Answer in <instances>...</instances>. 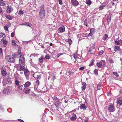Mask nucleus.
I'll list each match as a JSON object with an SVG mask.
<instances>
[{
	"mask_svg": "<svg viewBox=\"0 0 122 122\" xmlns=\"http://www.w3.org/2000/svg\"><path fill=\"white\" fill-rule=\"evenodd\" d=\"M38 79H40L41 78V76L40 75H37L36 77Z\"/></svg>",
	"mask_w": 122,
	"mask_h": 122,
	"instance_id": "nucleus-52",
	"label": "nucleus"
},
{
	"mask_svg": "<svg viewBox=\"0 0 122 122\" xmlns=\"http://www.w3.org/2000/svg\"><path fill=\"white\" fill-rule=\"evenodd\" d=\"M94 61V60H92L91 61L90 63L89 64V66H92L93 64Z\"/></svg>",
	"mask_w": 122,
	"mask_h": 122,
	"instance_id": "nucleus-35",
	"label": "nucleus"
},
{
	"mask_svg": "<svg viewBox=\"0 0 122 122\" xmlns=\"http://www.w3.org/2000/svg\"><path fill=\"white\" fill-rule=\"evenodd\" d=\"M119 43H120L121 45H122V40H120L119 41Z\"/></svg>",
	"mask_w": 122,
	"mask_h": 122,
	"instance_id": "nucleus-64",
	"label": "nucleus"
},
{
	"mask_svg": "<svg viewBox=\"0 0 122 122\" xmlns=\"http://www.w3.org/2000/svg\"><path fill=\"white\" fill-rule=\"evenodd\" d=\"M39 16L41 19H43L45 18V12H39Z\"/></svg>",
	"mask_w": 122,
	"mask_h": 122,
	"instance_id": "nucleus-3",
	"label": "nucleus"
},
{
	"mask_svg": "<svg viewBox=\"0 0 122 122\" xmlns=\"http://www.w3.org/2000/svg\"><path fill=\"white\" fill-rule=\"evenodd\" d=\"M58 30L61 32H62L65 31V29L64 27H61L59 28Z\"/></svg>",
	"mask_w": 122,
	"mask_h": 122,
	"instance_id": "nucleus-12",
	"label": "nucleus"
},
{
	"mask_svg": "<svg viewBox=\"0 0 122 122\" xmlns=\"http://www.w3.org/2000/svg\"><path fill=\"white\" fill-rule=\"evenodd\" d=\"M2 83L4 86H5L7 84V82L6 81H3Z\"/></svg>",
	"mask_w": 122,
	"mask_h": 122,
	"instance_id": "nucleus-43",
	"label": "nucleus"
},
{
	"mask_svg": "<svg viewBox=\"0 0 122 122\" xmlns=\"http://www.w3.org/2000/svg\"><path fill=\"white\" fill-rule=\"evenodd\" d=\"M24 72L25 74L29 73L28 70L26 69L24 70Z\"/></svg>",
	"mask_w": 122,
	"mask_h": 122,
	"instance_id": "nucleus-27",
	"label": "nucleus"
},
{
	"mask_svg": "<svg viewBox=\"0 0 122 122\" xmlns=\"http://www.w3.org/2000/svg\"><path fill=\"white\" fill-rule=\"evenodd\" d=\"M95 29H94V28H91L90 29V32H92V33H93L94 32V30H95Z\"/></svg>",
	"mask_w": 122,
	"mask_h": 122,
	"instance_id": "nucleus-44",
	"label": "nucleus"
},
{
	"mask_svg": "<svg viewBox=\"0 0 122 122\" xmlns=\"http://www.w3.org/2000/svg\"><path fill=\"white\" fill-rule=\"evenodd\" d=\"M31 90L30 89H28V90H26L25 91V93L26 94H27L29 93L30 91Z\"/></svg>",
	"mask_w": 122,
	"mask_h": 122,
	"instance_id": "nucleus-37",
	"label": "nucleus"
},
{
	"mask_svg": "<svg viewBox=\"0 0 122 122\" xmlns=\"http://www.w3.org/2000/svg\"><path fill=\"white\" fill-rule=\"evenodd\" d=\"M21 25H27L29 27H30L31 26L29 25V22H24L23 23L21 24Z\"/></svg>",
	"mask_w": 122,
	"mask_h": 122,
	"instance_id": "nucleus-25",
	"label": "nucleus"
},
{
	"mask_svg": "<svg viewBox=\"0 0 122 122\" xmlns=\"http://www.w3.org/2000/svg\"><path fill=\"white\" fill-rule=\"evenodd\" d=\"M73 57L75 59V60H76L77 59V56L76 55H74Z\"/></svg>",
	"mask_w": 122,
	"mask_h": 122,
	"instance_id": "nucleus-59",
	"label": "nucleus"
},
{
	"mask_svg": "<svg viewBox=\"0 0 122 122\" xmlns=\"http://www.w3.org/2000/svg\"><path fill=\"white\" fill-rule=\"evenodd\" d=\"M45 58L47 59H49L50 58V56L48 55H47L45 56Z\"/></svg>",
	"mask_w": 122,
	"mask_h": 122,
	"instance_id": "nucleus-41",
	"label": "nucleus"
},
{
	"mask_svg": "<svg viewBox=\"0 0 122 122\" xmlns=\"http://www.w3.org/2000/svg\"><path fill=\"white\" fill-rule=\"evenodd\" d=\"M52 99L53 100L55 101H57L59 100V99H58L55 96L53 97H52Z\"/></svg>",
	"mask_w": 122,
	"mask_h": 122,
	"instance_id": "nucleus-33",
	"label": "nucleus"
},
{
	"mask_svg": "<svg viewBox=\"0 0 122 122\" xmlns=\"http://www.w3.org/2000/svg\"><path fill=\"white\" fill-rule=\"evenodd\" d=\"M108 110L110 112H113L115 110L114 106L112 105H110L108 108Z\"/></svg>",
	"mask_w": 122,
	"mask_h": 122,
	"instance_id": "nucleus-4",
	"label": "nucleus"
},
{
	"mask_svg": "<svg viewBox=\"0 0 122 122\" xmlns=\"http://www.w3.org/2000/svg\"><path fill=\"white\" fill-rule=\"evenodd\" d=\"M40 83V82L38 80H37L36 82V84H37L38 86L39 85Z\"/></svg>",
	"mask_w": 122,
	"mask_h": 122,
	"instance_id": "nucleus-60",
	"label": "nucleus"
},
{
	"mask_svg": "<svg viewBox=\"0 0 122 122\" xmlns=\"http://www.w3.org/2000/svg\"><path fill=\"white\" fill-rule=\"evenodd\" d=\"M6 60L7 61L10 62L14 63L15 61L14 58L9 55L6 56Z\"/></svg>",
	"mask_w": 122,
	"mask_h": 122,
	"instance_id": "nucleus-1",
	"label": "nucleus"
},
{
	"mask_svg": "<svg viewBox=\"0 0 122 122\" xmlns=\"http://www.w3.org/2000/svg\"><path fill=\"white\" fill-rule=\"evenodd\" d=\"M23 12L21 10H20L19 11V14L20 15H22L23 14Z\"/></svg>",
	"mask_w": 122,
	"mask_h": 122,
	"instance_id": "nucleus-47",
	"label": "nucleus"
},
{
	"mask_svg": "<svg viewBox=\"0 0 122 122\" xmlns=\"http://www.w3.org/2000/svg\"><path fill=\"white\" fill-rule=\"evenodd\" d=\"M86 3L88 5H90L92 3V2L90 0H88L86 2Z\"/></svg>",
	"mask_w": 122,
	"mask_h": 122,
	"instance_id": "nucleus-29",
	"label": "nucleus"
},
{
	"mask_svg": "<svg viewBox=\"0 0 122 122\" xmlns=\"http://www.w3.org/2000/svg\"><path fill=\"white\" fill-rule=\"evenodd\" d=\"M71 2L72 4L74 6H77L79 4V2L76 0H71Z\"/></svg>",
	"mask_w": 122,
	"mask_h": 122,
	"instance_id": "nucleus-5",
	"label": "nucleus"
},
{
	"mask_svg": "<svg viewBox=\"0 0 122 122\" xmlns=\"http://www.w3.org/2000/svg\"><path fill=\"white\" fill-rule=\"evenodd\" d=\"M44 59L45 58H44V57L43 56H41L39 59V61L40 63H43Z\"/></svg>",
	"mask_w": 122,
	"mask_h": 122,
	"instance_id": "nucleus-13",
	"label": "nucleus"
},
{
	"mask_svg": "<svg viewBox=\"0 0 122 122\" xmlns=\"http://www.w3.org/2000/svg\"><path fill=\"white\" fill-rule=\"evenodd\" d=\"M50 78L51 80H54L55 77V76L54 74H52V75L50 76Z\"/></svg>",
	"mask_w": 122,
	"mask_h": 122,
	"instance_id": "nucleus-31",
	"label": "nucleus"
},
{
	"mask_svg": "<svg viewBox=\"0 0 122 122\" xmlns=\"http://www.w3.org/2000/svg\"><path fill=\"white\" fill-rule=\"evenodd\" d=\"M31 84L30 82L29 81H27L24 84V87H28Z\"/></svg>",
	"mask_w": 122,
	"mask_h": 122,
	"instance_id": "nucleus-15",
	"label": "nucleus"
},
{
	"mask_svg": "<svg viewBox=\"0 0 122 122\" xmlns=\"http://www.w3.org/2000/svg\"><path fill=\"white\" fill-rule=\"evenodd\" d=\"M14 34L13 32H12L11 34V36L12 37H13L14 36Z\"/></svg>",
	"mask_w": 122,
	"mask_h": 122,
	"instance_id": "nucleus-61",
	"label": "nucleus"
},
{
	"mask_svg": "<svg viewBox=\"0 0 122 122\" xmlns=\"http://www.w3.org/2000/svg\"><path fill=\"white\" fill-rule=\"evenodd\" d=\"M120 51V55L122 54V49H120L119 50Z\"/></svg>",
	"mask_w": 122,
	"mask_h": 122,
	"instance_id": "nucleus-62",
	"label": "nucleus"
},
{
	"mask_svg": "<svg viewBox=\"0 0 122 122\" xmlns=\"http://www.w3.org/2000/svg\"><path fill=\"white\" fill-rule=\"evenodd\" d=\"M59 4L60 5H62V0H59Z\"/></svg>",
	"mask_w": 122,
	"mask_h": 122,
	"instance_id": "nucleus-58",
	"label": "nucleus"
},
{
	"mask_svg": "<svg viewBox=\"0 0 122 122\" xmlns=\"http://www.w3.org/2000/svg\"><path fill=\"white\" fill-rule=\"evenodd\" d=\"M17 87L18 88V89L19 90H22L23 88L24 87L22 85L20 86L19 85L18 86H17Z\"/></svg>",
	"mask_w": 122,
	"mask_h": 122,
	"instance_id": "nucleus-18",
	"label": "nucleus"
},
{
	"mask_svg": "<svg viewBox=\"0 0 122 122\" xmlns=\"http://www.w3.org/2000/svg\"><path fill=\"white\" fill-rule=\"evenodd\" d=\"M7 81L8 82L10 83H12L11 81V77L9 76H8L7 79Z\"/></svg>",
	"mask_w": 122,
	"mask_h": 122,
	"instance_id": "nucleus-26",
	"label": "nucleus"
},
{
	"mask_svg": "<svg viewBox=\"0 0 122 122\" xmlns=\"http://www.w3.org/2000/svg\"><path fill=\"white\" fill-rule=\"evenodd\" d=\"M94 73L96 74H98V70L97 69H95L94 71Z\"/></svg>",
	"mask_w": 122,
	"mask_h": 122,
	"instance_id": "nucleus-53",
	"label": "nucleus"
},
{
	"mask_svg": "<svg viewBox=\"0 0 122 122\" xmlns=\"http://www.w3.org/2000/svg\"><path fill=\"white\" fill-rule=\"evenodd\" d=\"M3 11H2V8L0 6V14H2Z\"/></svg>",
	"mask_w": 122,
	"mask_h": 122,
	"instance_id": "nucleus-54",
	"label": "nucleus"
},
{
	"mask_svg": "<svg viewBox=\"0 0 122 122\" xmlns=\"http://www.w3.org/2000/svg\"><path fill=\"white\" fill-rule=\"evenodd\" d=\"M59 101H56L54 105L57 108H59Z\"/></svg>",
	"mask_w": 122,
	"mask_h": 122,
	"instance_id": "nucleus-19",
	"label": "nucleus"
},
{
	"mask_svg": "<svg viewBox=\"0 0 122 122\" xmlns=\"http://www.w3.org/2000/svg\"><path fill=\"white\" fill-rule=\"evenodd\" d=\"M25 77H26V79L27 80H28L29 79V73L26 74H25Z\"/></svg>",
	"mask_w": 122,
	"mask_h": 122,
	"instance_id": "nucleus-32",
	"label": "nucleus"
},
{
	"mask_svg": "<svg viewBox=\"0 0 122 122\" xmlns=\"http://www.w3.org/2000/svg\"><path fill=\"white\" fill-rule=\"evenodd\" d=\"M22 55H21L20 54V53H17V57H20V56H21Z\"/></svg>",
	"mask_w": 122,
	"mask_h": 122,
	"instance_id": "nucleus-51",
	"label": "nucleus"
},
{
	"mask_svg": "<svg viewBox=\"0 0 122 122\" xmlns=\"http://www.w3.org/2000/svg\"><path fill=\"white\" fill-rule=\"evenodd\" d=\"M93 34V33L90 32V33L88 34V36L89 37L92 36V35Z\"/></svg>",
	"mask_w": 122,
	"mask_h": 122,
	"instance_id": "nucleus-50",
	"label": "nucleus"
},
{
	"mask_svg": "<svg viewBox=\"0 0 122 122\" xmlns=\"http://www.w3.org/2000/svg\"><path fill=\"white\" fill-rule=\"evenodd\" d=\"M20 63V64H23L25 62V59L23 56H20V59H19Z\"/></svg>",
	"mask_w": 122,
	"mask_h": 122,
	"instance_id": "nucleus-7",
	"label": "nucleus"
},
{
	"mask_svg": "<svg viewBox=\"0 0 122 122\" xmlns=\"http://www.w3.org/2000/svg\"><path fill=\"white\" fill-rule=\"evenodd\" d=\"M81 84L82 85L81 87L82 90V91H84L86 89V84L85 82H82Z\"/></svg>",
	"mask_w": 122,
	"mask_h": 122,
	"instance_id": "nucleus-9",
	"label": "nucleus"
},
{
	"mask_svg": "<svg viewBox=\"0 0 122 122\" xmlns=\"http://www.w3.org/2000/svg\"><path fill=\"white\" fill-rule=\"evenodd\" d=\"M12 42L13 44L14 45H16V44L15 42V41L14 40H12Z\"/></svg>",
	"mask_w": 122,
	"mask_h": 122,
	"instance_id": "nucleus-56",
	"label": "nucleus"
},
{
	"mask_svg": "<svg viewBox=\"0 0 122 122\" xmlns=\"http://www.w3.org/2000/svg\"><path fill=\"white\" fill-rule=\"evenodd\" d=\"M84 68V67H80L79 68V70H83Z\"/></svg>",
	"mask_w": 122,
	"mask_h": 122,
	"instance_id": "nucleus-63",
	"label": "nucleus"
},
{
	"mask_svg": "<svg viewBox=\"0 0 122 122\" xmlns=\"http://www.w3.org/2000/svg\"><path fill=\"white\" fill-rule=\"evenodd\" d=\"M86 107L85 105L84 104H81L80 107V109H83L84 110H85L86 109Z\"/></svg>",
	"mask_w": 122,
	"mask_h": 122,
	"instance_id": "nucleus-16",
	"label": "nucleus"
},
{
	"mask_svg": "<svg viewBox=\"0 0 122 122\" xmlns=\"http://www.w3.org/2000/svg\"><path fill=\"white\" fill-rule=\"evenodd\" d=\"M1 74L2 75L4 76H6V73L5 71L4 70L2 71Z\"/></svg>",
	"mask_w": 122,
	"mask_h": 122,
	"instance_id": "nucleus-23",
	"label": "nucleus"
},
{
	"mask_svg": "<svg viewBox=\"0 0 122 122\" xmlns=\"http://www.w3.org/2000/svg\"><path fill=\"white\" fill-rule=\"evenodd\" d=\"M68 42L69 45H71V44L72 41L71 39H68Z\"/></svg>",
	"mask_w": 122,
	"mask_h": 122,
	"instance_id": "nucleus-49",
	"label": "nucleus"
},
{
	"mask_svg": "<svg viewBox=\"0 0 122 122\" xmlns=\"http://www.w3.org/2000/svg\"><path fill=\"white\" fill-rule=\"evenodd\" d=\"M117 103L119 105H122V97H120L117 99Z\"/></svg>",
	"mask_w": 122,
	"mask_h": 122,
	"instance_id": "nucleus-11",
	"label": "nucleus"
},
{
	"mask_svg": "<svg viewBox=\"0 0 122 122\" xmlns=\"http://www.w3.org/2000/svg\"><path fill=\"white\" fill-rule=\"evenodd\" d=\"M105 6H104V5L103 6L102 5H101L99 7V9L100 10H102L103 9V7H104Z\"/></svg>",
	"mask_w": 122,
	"mask_h": 122,
	"instance_id": "nucleus-45",
	"label": "nucleus"
},
{
	"mask_svg": "<svg viewBox=\"0 0 122 122\" xmlns=\"http://www.w3.org/2000/svg\"><path fill=\"white\" fill-rule=\"evenodd\" d=\"M109 62L110 63H113L114 62L112 59L111 58L109 59Z\"/></svg>",
	"mask_w": 122,
	"mask_h": 122,
	"instance_id": "nucleus-46",
	"label": "nucleus"
},
{
	"mask_svg": "<svg viewBox=\"0 0 122 122\" xmlns=\"http://www.w3.org/2000/svg\"><path fill=\"white\" fill-rule=\"evenodd\" d=\"M103 64L104 66L105 65L106 62L104 60H102L99 63L97 62V66L99 67H101Z\"/></svg>",
	"mask_w": 122,
	"mask_h": 122,
	"instance_id": "nucleus-2",
	"label": "nucleus"
},
{
	"mask_svg": "<svg viewBox=\"0 0 122 122\" xmlns=\"http://www.w3.org/2000/svg\"><path fill=\"white\" fill-rule=\"evenodd\" d=\"M87 20L86 19H85L84 21V24L85 25H86V26L87 25Z\"/></svg>",
	"mask_w": 122,
	"mask_h": 122,
	"instance_id": "nucleus-57",
	"label": "nucleus"
},
{
	"mask_svg": "<svg viewBox=\"0 0 122 122\" xmlns=\"http://www.w3.org/2000/svg\"><path fill=\"white\" fill-rule=\"evenodd\" d=\"M115 44L117 45H118L120 44L119 42L118 41H115Z\"/></svg>",
	"mask_w": 122,
	"mask_h": 122,
	"instance_id": "nucleus-48",
	"label": "nucleus"
},
{
	"mask_svg": "<svg viewBox=\"0 0 122 122\" xmlns=\"http://www.w3.org/2000/svg\"><path fill=\"white\" fill-rule=\"evenodd\" d=\"M15 84L17 86H19V81L18 80H16L15 81Z\"/></svg>",
	"mask_w": 122,
	"mask_h": 122,
	"instance_id": "nucleus-38",
	"label": "nucleus"
},
{
	"mask_svg": "<svg viewBox=\"0 0 122 122\" xmlns=\"http://www.w3.org/2000/svg\"><path fill=\"white\" fill-rule=\"evenodd\" d=\"M20 69L19 70L20 71H21L22 70H23L25 68V67L24 66H22V65H20Z\"/></svg>",
	"mask_w": 122,
	"mask_h": 122,
	"instance_id": "nucleus-30",
	"label": "nucleus"
},
{
	"mask_svg": "<svg viewBox=\"0 0 122 122\" xmlns=\"http://www.w3.org/2000/svg\"><path fill=\"white\" fill-rule=\"evenodd\" d=\"M113 75H115L117 77L119 76L118 75L117 72H113Z\"/></svg>",
	"mask_w": 122,
	"mask_h": 122,
	"instance_id": "nucleus-40",
	"label": "nucleus"
},
{
	"mask_svg": "<svg viewBox=\"0 0 122 122\" xmlns=\"http://www.w3.org/2000/svg\"><path fill=\"white\" fill-rule=\"evenodd\" d=\"M9 91L8 89L7 88H5L3 90V94L5 95H6L7 94Z\"/></svg>",
	"mask_w": 122,
	"mask_h": 122,
	"instance_id": "nucleus-17",
	"label": "nucleus"
},
{
	"mask_svg": "<svg viewBox=\"0 0 122 122\" xmlns=\"http://www.w3.org/2000/svg\"><path fill=\"white\" fill-rule=\"evenodd\" d=\"M13 9L12 7L9 6H7L6 10V11L7 12L9 13L11 11H13Z\"/></svg>",
	"mask_w": 122,
	"mask_h": 122,
	"instance_id": "nucleus-6",
	"label": "nucleus"
},
{
	"mask_svg": "<svg viewBox=\"0 0 122 122\" xmlns=\"http://www.w3.org/2000/svg\"><path fill=\"white\" fill-rule=\"evenodd\" d=\"M44 7V5H42L40 7L39 12H45Z\"/></svg>",
	"mask_w": 122,
	"mask_h": 122,
	"instance_id": "nucleus-8",
	"label": "nucleus"
},
{
	"mask_svg": "<svg viewBox=\"0 0 122 122\" xmlns=\"http://www.w3.org/2000/svg\"><path fill=\"white\" fill-rule=\"evenodd\" d=\"M5 5L3 0H0V5L1 6H3Z\"/></svg>",
	"mask_w": 122,
	"mask_h": 122,
	"instance_id": "nucleus-28",
	"label": "nucleus"
},
{
	"mask_svg": "<svg viewBox=\"0 0 122 122\" xmlns=\"http://www.w3.org/2000/svg\"><path fill=\"white\" fill-rule=\"evenodd\" d=\"M5 37V35L2 33L0 34V42Z\"/></svg>",
	"mask_w": 122,
	"mask_h": 122,
	"instance_id": "nucleus-10",
	"label": "nucleus"
},
{
	"mask_svg": "<svg viewBox=\"0 0 122 122\" xmlns=\"http://www.w3.org/2000/svg\"><path fill=\"white\" fill-rule=\"evenodd\" d=\"M76 116V115L75 114H74V115H73V116L71 117V120L73 121H74L76 119V118L73 116Z\"/></svg>",
	"mask_w": 122,
	"mask_h": 122,
	"instance_id": "nucleus-34",
	"label": "nucleus"
},
{
	"mask_svg": "<svg viewBox=\"0 0 122 122\" xmlns=\"http://www.w3.org/2000/svg\"><path fill=\"white\" fill-rule=\"evenodd\" d=\"M104 51L103 50H102L99 51V54L100 55H101L102 54Z\"/></svg>",
	"mask_w": 122,
	"mask_h": 122,
	"instance_id": "nucleus-42",
	"label": "nucleus"
},
{
	"mask_svg": "<svg viewBox=\"0 0 122 122\" xmlns=\"http://www.w3.org/2000/svg\"><path fill=\"white\" fill-rule=\"evenodd\" d=\"M108 37V35L107 34H105L103 36L102 39L104 41H105Z\"/></svg>",
	"mask_w": 122,
	"mask_h": 122,
	"instance_id": "nucleus-20",
	"label": "nucleus"
},
{
	"mask_svg": "<svg viewBox=\"0 0 122 122\" xmlns=\"http://www.w3.org/2000/svg\"><path fill=\"white\" fill-rule=\"evenodd\" d=\"M12 56L14 59L16 58L17 57V55L15 53L13 54H12Z\"/></svg>",
	"mask_w": 122,
	"mask_h": 122,
	"instance_id": "nucleus-39",
	"label": "nucleus"
},
{
	"mask_svg": "<svg viewBox=\"0 0 122 122\" xmlns=\"http://www.w3.org/2000/svg\"><path fill=\"white\" fill-rule=\"evenodd\" d=\"M73 72H72L70 71H68L66 73V74H69V75H70L71 74H72L73 73Z\"/></svg>",
	"mask_w": 122,
	"mask_h": 122,
	"instance_id": "nucleus-36",
	"label": "nucleus"
},
{
	"mask_svg": "<svg viewBox=\"0 0 122 122\" xmlns=\"http://www.w3.org/2000/svg\"><path fill=\"white\" fill-rule=\"evenodd\" d=\"M114 49L115 51L119 50L121 49L119 47L117 46L114 47Z\"/></svg>",
	"mask_w": 122,
	"mask_h": 122,
	"instance_id": "nucleus-22",
	"label": "nucleus"
},
{
	"mask_svg": "<svg viewBox=\"0 0 122 122\" xmlns=\"http://www.w3.org/2000/svg\"><path fill=\"white\" fill-rule=\"evenodd\" d=\"M4 29H5V30L7 31L8 30V27L6 26H5L4 27Z\"/></svg>",
	"mask_w": 122,
	"mask_h": 122,
	"instance_id": "nucleus-55",
	"label": "nucleus"
},
{
	"mask_svg": "<svg viewBox=\"0 0 122 122\" xmlns=\"http://www.w3.org/2000/svg\"><path fill=\"white\" fill-rule=\"evenodd\" d=\"M112 16L111 14H110L107 18V21L108 22H110L111 20V17Z\"/></svg>",
	"mask_w": 122,
	"mask_h": 122,
	"instance_id": "nucleus-14",
	"label": "nucleus"
},
{
	"mask_svg": "<svg viewBox=\"0 0 122 122\" xmlns=\"http://www.w3.org/2000/svg\"><path fill=\"white\" fill-rule=\"evenodd\" d=\"M5 17L6 18L9 20H11L12 19V18L9 15H6L5 16Z\"/></svg>",
	"mask_w": 122,
	"mask_h": 122,
	"instance_id": "nucleus-24",
	"label": "nucleus"
},
{
	"mask_svg": "<svg viewBox=\"0 0 122 122\" xmlns=\"http://www.w3.org/2000/svg\"><path fill=\"white\" fill-rule=\"evenodd\" d=\"M3 43L4 45V46L5 47L7 45L8 41L7 40H5L3 41Z\"/></svg>",
	"mask_w": 122,
	"mask_h": 122,
	"instance_id": "nucleus-21",
	"label": "nucleus"
}]
</instances>
